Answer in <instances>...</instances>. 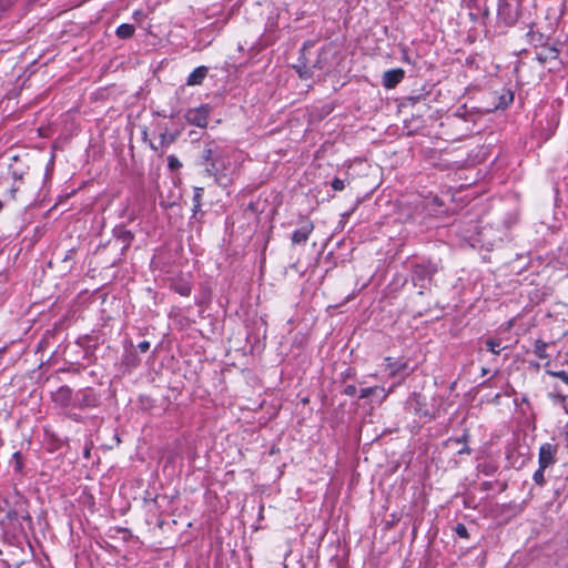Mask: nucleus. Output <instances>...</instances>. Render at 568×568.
Instances as JSON below:
<instances>
[{
  "label": "nucleus",
  "mask_w": 568,
  "mask_h": 568,
  "mask_svg": "<svg viewBox=\"0 0 568 568\" xmlns=\"http://www.w3.org/2000/svg\"><path fill=\"white\" fill-rule=\"evenodd\" d=\"M497 16L506 26H514L519 18L518 6L511 4L508 0H498Z\"/></svg>",
  "instance_id": "7"
},
{
  "label": "nucleus",
  "mask_w": 568,
  "mask_h": 568,
  "mask_svg": "<svg viewBox=\"0 0 568 568\" xmlns=\"http://www.w3.org/2000/svg\"><path fill=\"white\" fill-rule=\"evenodd\" d=\"M150 146H151V149H153L155 151L158 150V146L154 143H150Z\"/></svg>",
  "instance_id": "48"
},
{
  "label": "nucleus",
  "mask_w": 568,
  "mask_h": 568,
  "mask_svg": "<svg viewBox=\"0 0 568 568\" xmlns=\"http://www.w3.org/2000/svg\"><path fill=\"white\" fill-rule=\"evenodd\" d=\"M168 166L171 171H176L182 166L181 161L173 154L168 156Z\"/></svg>",
  "instance_id": "29"
},
{
  "label": "nucleus",
  "mask_w": 568,
  "mask_h": 568,
  "mask_svg": "<svg viewBox=\"0 0 568 568\" xmlns=\"http://www.w3.org/2000/svg\"><path fill=\"white\" fill-rule=\"evenodd\" d=\"M312 47L313 45L310 41L304 42L300 50V57L297 59V62L293 64V69L303 80H308L313 78L312 68L310 65V50Z\"/></svg>",
  "instance_id": "5"
},
{
  "label": "nucleus",
  "mask_w": 568,
  "mask_h": 568,
  "mask_svg": "<svg viewBox=\"0 0 568 568\" xmlns=\"http://www.w3.org/2000/svg\"><path fill=\"white\" fill-rule=\"evenodd\" d=\"M414 102L418 101L419 100V97H416V98H410Z\"/></svg>",
  "instance_id": "50"
},
{
  "label": "nucleus",
  "mask_w": 568,
  "mask_h": 568,
  "mask_svg": "<svg viewBox=\"0 0 568 568\" xmlns=\"http://www.w3.org/2000/svg\"><path fill=\"white\" fill-rule=\"evenodd\" d=\"M403 60H404L405 62H407V63H409V62H410V60H409V58H408L407 53H405V54H404Z\"/></svg>",
  "instance_id": "45"
},
{
  "label": "nucleus",
  "mask_w": 568,
  "mask_h": 568,
  "mask_svg": "<svg viewBox=\"0 0 568 568\" xmlns=\"http://www.w3.org/2000/svg\"><path fill=\"white\" fill-rule=\"evenodd\" d=\"M491 488H493V483L491 481H484V483H481V490L488 491Z\"/></svg>",
  "instance_id": "43"
},
{
  "label": "nucleus",
  "mask_w": 568,
  "mask_h": 568,
  "mask_svg": "<svg viewBox=\"0 0 568 568\" xmlns=\"http://www.w3.org/2000/svg\"><path fill=\"white\" fill-rule=\"evenodd\" d=\"M527 37L529 38V42L534 45L535 48V51L544 45H546V43L549 42V38L545 37L542 33L540 32H534V31H529L527 33Z\"/></svg>",
  "instance_id": "20"
},
{
  "label": "nucleus",
  "mask_w": 568,
  "mask_h": 568,
  "mask_svg": "<svg viewBox=\"0 0 568 568\" xmlns=\"http://www.w3.org/2000/svg\"><path fill=\"white\" fill-rule=\"evenodd\" d=\"M535 54H536V60L540 63V64H546L548 62H551V61H555L558 59L559 54H560V49L558 48V45L556 43H546V45L537 49L535 51Z\"/></svg>",
  "instance_id": "11"
},
{
  "label": "nucleus",
  "mask_w": 568,
  "mask_h": 568,
  "mask_svg": "<svg viewBox=\"0 0 568 568\" xmlns=\"http://www.w3.org/2000/svg\"><path fill=\"white\" fill-rule=\"evenodd\" d=\"M89 338H90L89 336H84V337H83V339H89ZM78 344L82 345V338H80V339L78 341Z\"/></svg>",
  "instance_id": "47"
},
{
  "label": "nucleus",
  "mask_w": 568,
  "mask_h": 568,
  "mask_svg": "<svg viewBox=\"0 0 568 568\" xmlns=\"http://www.w3.org/2000/svg\"><path fill=\"white\" fill-rule=\"evenodd\" d=\"M20 514H21V510L19 508V506H14V508H10L8 511H7V519L11 523L16 521L19 519L20 517Z\"/></svg>",
  "instance_id": "30"
},
{
  "label": "nucleus",
  "mask_w": 568,
  "mask_h": 568,
  "mask_svg": "<svg viewBox=\"0 0 568 568\" xmlns=\"http://www.w3.org/2000/svg\"><path fill=\"white\" fill-rule=\"evenodd\" d=\"M405 77V71L400 68L390 69L384 72L382 84L385 89H394Z\"/></svg>",
  "instance_id": "14"
},
{
  "label": "nucleus",
  "mask_w": 568,
  "mask_h": 568,
  "mask_svg": "<svg viewBox=\"0 0 568 568\" xmlns=\"http://www.w3.org/2000/svg\"><path fill=\"white\" fill-rule=\"evenodd\" d=\"M194 194L192 197V203L202 204V199L204 195V189L200 186H195L193 190Z\"/></svg>",
  "instance_id": "31"
},
{
  "label": "nucleus",
  "mask_w": 568,
  "mask_h": 568,
  "mask_svg": "<svg viewBox=\"0 0 568 568\" xmlns=\"http://www.w3.org/2000/svg\"><path fill=\"white\" fill-rule=\"evenodd\" d=\"M566 363L568 365V349H567V353H566Z\"/></svg>",
  "instance_id": "51"
},
{
  "label": "nucleus",
  "mask_w": 568,
  "mask_h": 568,
  "mask_svg": "<svg viewBox=\"0 0 568 568\" xmlns=\"http://www.w3.org/2000/svg\"><path fill=\"white\" fill-rule=\"evenodd\" d=\"M176 136H178L176 133H169L166 131L162 132L160 134V145L169 146L171 143H173L176 140Z\"/></svg>",
  "instance_id": "27"
},
{
  "label": "nucleus",
  "mask_w": 568,
  "mask_h": 568,
  "mask_svg": "<svg viewBox=\"0 0 568 568\" xmlns=\"http://www.w3.org/2000/svg\"><path fill=\"white\" fill-rule=\"evenodd\" d=\"M209 69L204 65H200L195 68L187 77L186 84L187 85H200L206 78Z\"/></svg>",
  "instance_id": "16"
},
{
  "label": "nucleus",
  "mask_w": 568,
  "mask_h": 568,
  "mask_svg": "<svg viewBox=\"0 0 568 568\" xmlns=\"http://www.w3.org/2000/svg\"><path fill=\"white\" fill-rule=\"evenodd\" d=\"M438 264L430 258H420L412 261L409 264L410 281L419 291L417 295L422 296L433 283L434 276L438 273Z\"/></svg>",
  "instance_id": "2"
},
{
  "label": "nucleus",
  "mask_w": 568,
  "mask_h": 568,
  "mask_svg": "<svg viewBox=\"0 0 568 568\" xmlns=\"http://www.w3.org/2000/svg\"><path fill=\"white\" fill-rule=\"evenodd\" d=\"M549 375L560 378L564 383L568 384V374L565 371L547 372Z\"/></svg>",
  "instance_id": "37"
},
{
  "label": "nucleus",
  "mask_w": 568,
  "mask_h": 568,
  "mask_svg": "<svg viewBox=\"0 0 568 568\" xmlns=\"http://www.w3.org/2000/svg\"><path fill=\"white\" fill-rule=\"evenodd\" d=\"M150 342L148 341H142L138 344V349L141 352V353H146L149 349H150Z\"/></svg>",
  "instance_id": "41"
},
{
  "label": "nucleus",
  "mask_w": 568,
  "mask_h": 568,
  "mask_svg": "<svg viewBox=\"0 0 568 568\" xmlns=\"http://www.w3.org/2000/svg\"><path fill=\"white\" fill-rule=\"evenodd\" d=\"M548 344L544 342L542 339H537L534 344V354L540 358L546 359L549 357V354L547 353Z\"/></svg>",
  "instance_id": "22"
},
{
  "label": "nucleus",
  "mask_w": 568,
  "mask_h": 568,
  "mask_svg": "<svg viewBox=\"0 0 568 568\" xmlns=\"http://www.w3.org/2000/svg\"><path fill=\"white\" fill-rule=\"evenodd\" d=\"M345 376H346V377L351 376V372H349V369H347V371H346Z\"/></svg>",
  "instance_id": "49"
},
{
  "label": "nucleus",
  "mask_w": 568,
  "mask_h": 568,
  "mask_svg": "<svg viewBox=\"0 0 568 568\" xmlns=\"http://www.w3.org/2000/svg\"><path fill=\"white\" fill-rule=\"evenodd\" d=\"M310 65L312 68V72L314 73L315 70H324L326 65V51L324 49H321L315 59L310 58Z\"/></svg>",
  "instance_id": "19"
},
{
  "label": "nucleus",
  "mask_w": 568,
  "mask_h": 568,
  "mask_svg": "<svg viewBox=\"0 0 568 568\" xmlns=\"http://www.w3.org/2000/svg\"><path fill=\"white\" fill-rule=\"evenodd\" d=\"M2 207H3V203H2V201L0 200V211L2 210Z\"/></svg>",
  "instance_id": "52"
},
{
  "label": "nucleus",
  "mask_w": 568,
  "mask_h": 568,
  "mask_svg": "<svg viewBox=\"0 0 568 568\" xmlns=\"http://www.w3.org/2000/svg\"><path fill=\"white\" fill-rule=\"evenodd\" d=\"M101 404V395L92 387H84L74 393V408L92 409Z\"/></svg>",
  "instance_id": "3"
},
{
  "label": "nucleus",
  "mask_w": 568,
  "mask_h": 568,
  "mask_svg": "<svg viewBox=\"0 0 568 568\" xmlns=\"http://www.w3.org/2000/svg\"><path fill=\"white\" fill-rule=\"evenodd\" d=\"M469 438V433L465 430L460 437L457 438H450V440H454L457 444H467Z\"/></svg>",
  "instance_id": "38"
},
{
  "label": "nucleus",
  "mask_w": 568,
  "mask_h": 568,
  "mask_svg": "<svg viewBox=\"0 0 568 568\" xmlns=\"http://www.w3.org/2000/svg\"><path fill=\"white\" fill-rule=\"evenodd\" d=\"M52 399L55 404L61 407H74V393L73 390L67 386H60L52 395Z\"/></svg>",
  "instance_id": "13"
},
{
  "label": "nucleus",
  "mask_w": 568,
  "mask_h": 568,
  "mask_svg": "<svg viewBox=\"0 0 568 568\" xmlns=\"http://www.w3.org/2000/svg\"><path fill=\"white\" fill-rule=\"evenodd\" d=\"M246 211H251L252 213H257L258 204L256 202L251 201L246 206Z\"/></svg>",
  "instance_id": "42"
},
{
  "label": "nucleus",
  "mask_w": 568,
  "mask_h": 568,
  "mask_svg": "<svg viewBox=\"0 0 568 568\" xmlns=\"http://www.w3.org/2000/svg\"><path fill=\"white\" fill-rule=\"evenodd\" d=\"M75 254H77V250L74 247L68 250L64 253L61 262L65 264V266H64L65 270H71L72 268Z\"/></svg>",
  "instance_id": "24"
},
{
  "label": "nucleus",
  "mask_w": 568,
  "mask_h": 568,
  "mask_svg": "<svg viewBox=\"0 0 568 568\" xmlns=\"http://www.w3.org/2000/svg\"><path fill=\"white\" fill-rule=\"evenodd\" d=\"M331 186L334 191H343L345 189V183L343 180H341L339 178H335L332 182H331Z\"/></svg>",
  "instance_id": "36"
},
{
  "label": "nucleus",
  "mask_w": 568,
  "mask_h": 568,
  "mask_svg": "<svg viewBox=\"0 0 568 568\" xmlns=\"http://www.w3.org/2000/svg\"><path fill=\"white\" fill-rule=\"evenodd\" d=\"M112 237L115 243L121 244V255L124 256L130 248L135 235L132 231L128 230L124 224L115 225L112 229Z\"/></svg>",
  "instance_id": "8"
},
{
  "label": "nucleus",
  "mask_w": 568,
  "mask_h": 568,
  "mask_svg": "<svg viewBox=\"0 0 568 568\" xmlns=\"http://www.w3.org/2000/svg\"><path fill=\"white\" fill-rule=\"evenodd\" d=\"M558 446L551 443H545L539 447L538 465L541 469H547L557 463Z\"/></svg>",
  "instance_id": "9"
},
{
  "label": "nucleus",
  "mask_w": 568,
  "mask_h": 568,
  "mask_svg": "<svg viewBox=\"0 0 568 568\" xmlns=\"http://www.w3.org/2000/svg\"><path fill=\"white\" fill-rule=\"evenodd\" d=\"M123 364L128 367H136L140 364V358L133 352H129L123 356Z\"/></svg>",
  "instance_id": "25"
},
{
  "label": "nucleus",
  "mask_w": 568,
  "mask_h": 568,
  "mask_svg": "<svg viewBox=\"0 0 568 568\" xmlns=\"http://www.w3.org/2000/svg\"><path fill=\"white\" fill-rule=\"evenodd\" d=\"M211 111L212 108L210 104H201L197 108H191L186 110L184 118L186 122L192 125L206 128Z\"/></svg>",
  "instance_id": "6"
},
{
  "label": "nucleus",
  "mask_w": 568,
  "mask_h": 568,
  "mask_svg": "<svg viewBox=\"0 0 568 568\" xmlns=\"http://www.w3.org/2000/svg\"><path fill=\"white\" fill-rule=\"evenodd\" d=\"M135 28L133 24L130 23H122L120 24L116 30L115 34L119 39H130L134 34Z\"/></svg>",
  "instance_id": "21"
},
{
  "label": "nucleus",
  "mask_w": 568,
  "mask_h": 568,
  "mask_svg": "<svg viewBox=\"0 0 568 568\" xmlns=\"http://www.w3.org/2000/svg\"><path fill=\"white\" fill-rule=\"evenodd\" d=\"M497 103L494 105L495 110H505L514 101V92L510 89H503L500 92H495Z\"/></svg>",
  "instance_id": "15"
},
{
  "label": "nucleus",
  "mask_w": 568,
  "mask_h": 568,
  "mask_svg": "<svg viewBox=\"0 0 568 568\" xmlns=\"http://www.w3.org/2000/svg\"><path fill=\"white\" fill-rule=\"evenodd\" d=\"M314 230V224L312 221L306 220L303 221L301 226L296 229L291 236L292 245H301L305 244Z\"/></svg>",
  "instance_id": "12"
},
{
  "label": "nucleus",
  "mask_w": 568,
  "mask_h": 568,
  "mask_svg": "<svg viewBox=\"0 0 568 568\" xmlns=\"http://www.w3.org/2000/svg\"><path fill=\"white\" fill-rule=\"evenodd\" d=\"M556 398H558V400L562 405L565 412L568 414V403H567L568 396L558 394V395H556Z\"/></svg>",
  "instance_id": "40"
},
{
  "label": "nucleus",
  "mask_w": 568,
  "mask_h": 568,
  "mask_svg": "<svg viewBox=\"0 0 568 568\" xmlns=\"http://www.w3.org/2000/svg\"><path fill=\"white\" fill-rule=\"evenodd\" d=\"M14 494L17 496V506H19L21 514L19 519H22L24 521H28L29 524H32V517L30 516L27 506L28 501L19 494L17 489H14Z\"/></svg>",
  "instance_id": "18"
},
{
  "label": "nucleus",
  "mask_w": 568,
  "mask_h": 568,
  "mask_svg": "<svg viewBox=\"0 0 568 568\" xmlns=\"http://www.w3.org/2000/svg\"><path fill=\"white\" fill-rule=\"evenodd\" d=\"M357 389L355 385H347L343 389V394L346 396H354L356 394Z\"/></svg>",
  "instance_id": "39"
},
{
  "label": "nucleus",
  "mask_w": 568,
  "mask_h": 568,
  "mask_svg": "<svg viewBox=\"0 0 568 568\" xmlns=\"http://www.w3.org/2000/svg\"><path fill=\"white\" fill-rule=\"evenodd\" d=\"M500 345H501V342L499 338H488L486 341L487 349L495 355H498L500 353V351H501Z\"/></svg>",
  "instance_id": "26"
},
{
  "label": "nucleus",
  "mask_w": 568,
  "mask_h": 568,
  "mask_svg": "<svg viewBox=\"0 0 568 568\" xmlns=\"http://www.w3.org/2000/svg\"><path fill=\"white\" fill-rule=\"evenodd\" d=\"M506 487H507V484H506V483L500 484V490H501V491H503V490H505V489H506Z\"/></svg>",
  "instance_id": "46"
},
{
  "label": "nucleus",
  "mask_w": 568,
  "mask_h": 568,
  "mask_svg": "<svg viewBox=\"0 0 568 568\" xmlns=\"http://www.w3.org/2000/svg\"><path fill=\"white\" fill-rule=\"evenodd\" d=\"M192 219L201 221V217L204 215V212L201 210L202 204L192 203Z\"/></svg>",
  "instance_id": "34"
},
{
  "label": "nucleus",
  "mask_w": 568,
  "mask_h": 568,
  "mask_svg": "<svg viewBox=\"0 0 568 568\" xmlns=\"http://www.w3.org/2000/svg\"><path fill=\"white\" fill-rule=\"evenodd\" d=\"M497 467L493 464H484L480 466V471L486 476H491L496 473Z\"/></svg>",
  "instance_id": "35"
},
{
  "label": "nucleus",
  "mask_w": 568,
  "mask_h": 568,
  "mask_svg": "<svg viewBox=\"0 0 568 568\" xmlns=\"http://www.w3.org/2000/svg\"><path fill=\"white\" fill-rule=\"evenodd\" d=\"M200 164L204 166L207 176L214 178L217 185L227 186L231 183L230 152L222 142L205 140L200 155Z\"/></svg>",
  "instance_id": "1"
},
{
  "label": "nucleus",
  "mask_w": 568,
  "mask_h": 568,
  "mask_svg": "<svg viewBox=\"0 0 568 568\" xmlns=\"http://www.w3.org/2000/svg\"><path fill=\"white\" fill-rule=\"evenodd\" d=\"M545 470L546 469H541V467L538 465V469L532 475V480L535 481L536 485L540 487H542L546 484Z\"/></svg>",
  "instance_id": "28"
},
{
  "label": "nucleus",
  "mask_w": 568,
  "mask_h": 568,
  "mask_svg": "<svg viewBox=\"0 0 568 568\" xmlns=\"http://www.w3.org/2000/svg\"><path fill=\"white\" fill-rule=\"evenodd\" d=\"M470 452H471L470 448L466 444H464V446L458 450V454L459 455H462V454H468L469 455Z\"/></svg>",
  "instance_id": "44"
},
{
  "label": "nucleus",
  "mask_w": 568,
  "mask_h": 568,
  "mask_svg": "<svg viewBox=\"0 0 568 568\" xmlns=\"http://www.w3.org/2000/svg\"><path fill=\"white\" fill-rule=\"evenodd\" d=\"M378 390L377 386L374 387H365L359 390V398H368L375 395V393Z\"/></svg>",
  "instance_id": "33"
},
{
  "label": "nucleus",
  "mask_w": 568,
  "mask_h": 568,
  "mask_svg": "<svg viewBox=\"0 0 568 568\" xmlns=\"http://www.w3.org/2000/svg\"><path fill=\"white\" fill-rule=\"evenodd\" d=\"M454 531L460 538L467 539L469 537L468 530L464 524H457Z\"/></svg>",
  "instance_id": "32"
},
{
  "label": "nucleus",
  "mask_w": 568,
  "mask_h": 568,
  "mask_svg": "<svg viewBox=\"0 0 568 568\" xmlns=\"http://www.w3.org/2000/svg\"><path fill=\"white\" fill-rule=\"evenodd\" d=\"M10 465L13 467L14 473L22 474L24 464L22 454L20 452L13 453L10 459Z\"/></svg>",
  "instance_id": "23"
},
{
  "label": "nucleus",
  "mask_w": 568,
  "mask_h": 568,
  "mask_svg": "<svg viewBox=\"0 0 568 568\" xmlns=\"http://www.w3.org/2000/svg\"><path fill=\"white\" fill-rule=\"evenodd\" d=\"M172 290L181 296H190L192 292V285L184 278L173 281L171 285Z\"/></svg>",
  "instance_id": "17"
},
{
  "label": "nucleus",
  "mask_w": 568,
  "mask_h": 568,
  "mask_svg": "<svg viewBox=\"0 0 568 568\" xmlns=\"http://www.w3.org/2000/svg\"><path fill=\"white\" fill-rule=\"evenodd\" d=\"M408 409L424 423L430 422L434 415L427 408L426 398L419 393H413L407 400Z\"/></svg>",
  "instance_id": "4"
},
{
  "label": "nucleus",
  "mask_w": 568,
  "mask_h": 568,
  "mask_svg": "<svg viewBox=\"0 0 568 568\" xmlns=\"http://www.w3.org/2000/svg\"><path fill=\"white\" fill-rule=\"evenodd\" d=\"M386 369L392 378L406 376L408 369V362L403 358L385 357Z\"/></svg>",
  "instance_id": "10"
}]
</instances>
